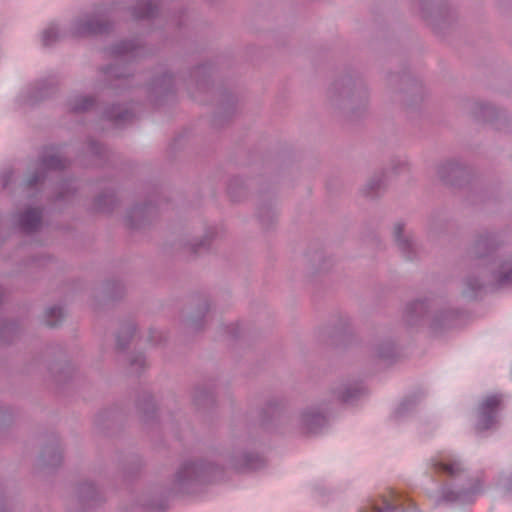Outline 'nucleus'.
<instances>
[{"instance_id":"1","label":"nucleus","mask_w":512,"mask_h":512,"mask_svg":"<svg viewBox=\"0 0 512 512\" xmlns=\"http://www.w3.org/2000/svg\"><path fill=\"white\" fill-rule=\"evenodd\" d=\"M432 467L436 473L448 476H455L463 470L458 460L446 454H441L438 458L433 459Z\"/></svg>"},{"instance_id":"2","label":"nucleus","mask_w":512,"mask_h":512,"mask_svg":"<svg viewBox=\"0 0 512 512\" xmlns=\"http://www.w3.org/2000/svg\"><path fill=\"white\" fill-rule=\"evenodd\" d=\"M501 403V398L497 395L487 397L480 406L481 422L479 423L481 429H487L490 427L492 420L491 414Z\"/></svg>"},{"instance_id":"3","label":"nucleus","mask_w":512,"mask_h":512,"mask_svg":"<svg viewBox=\"0 0 512 512\" xmlns=\"http://www.w3.org/2000/svg\"><path fill=\"white\" fill-rule=\"evenodd\" d=\"M41 215L37 209H30L20 219L22 228L26 231L36 229L40 223Z\"/></svg>"},{"instance_id":"4","label":"nucleus","mask_w":512,"mask_h":512,"mask_svg":"<svg viewBox=\"0 0 512 512\" xmlns=\"http://www.w3.org/2000/svg\"><path fill=\"white\" fill-rule=\"evenodd\" d=\"M63 313L62 309L58 307L50 308L47 311V320L46 323L48 326H55L58 321L62 318Z\"/></svg>"},{"instance_id":"5","label":"nucleus","mask_w":512,"mask_h":512,"mask_svg":"<svg viewBox=\"0 0 512 512\" xmlns=\"http://www.w3.org/2000/svg\"><path fill=\"white\" fill-rule=\"evenodd\" d=\"M384 508H379L376 505H372L369 509L363 510L361 512H388L390 510H393L396 507V503L394 501H388L384 500Z\"/></svg>"},{"instance_id":"6","label":"nucleus","mask_w":512,"mask_h":512,"mask_svg":"<svg viewBox=\"0 0 512 512\" xmlns=\"http://www.w3.org/2000/svg\"><path fill=\"white\" fill-rule=\"evenodd\" d=\"M401 229L402 227L400 225H397L395 227V234H396V237H398L400 235V232H401Z\"/></svg>"},{"instance_id":"7","label":"nucleus","mask_w":512,"mask_h":512,"mask_svg":"<svg viewBox=\"0 0 512 512\" xmlns=\"http://www.w3.org/2000/svg\"><path fill=\"white\" fill-rule=\"evenodd\" d=\"M44 41L48 43V31L44 32Z\"/></svg>"}]
</instances>
